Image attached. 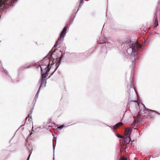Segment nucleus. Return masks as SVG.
<instances>
[{
  "mask_svg": "<svg viewBox=\"0 0 160 160\" xmlns=\"http://www.w3.org/2000/svg\"><path fill=\"white\" fill-rule=\"evenodd\" d=\"M55 59L52 58V53L50 52L41 61V66L40 65V68L43 67V70L44 69L47 70L48 69L49 71L50 67V65H52L54 63Z\"/></svg>",
  "mask_w": 160,
  "mask_h": 160,
  "instance_id": "1",
  "label": "nucleus"
},
{
  "mask_svg": "<svg viewBox=\"0 0 160 160\" xmlns=\"http://www.w3.org/2000/svg\"><path fill=\"white\" fill-rule=\"evenodd\" d=\"M134 45L131 44L130 45L129 48H128L127 50V52L129 54H131L132 56L133 55L132 57H133L134 61H133L132 64V66L133 67L135 65L136 60L138 58L137 50L134 49Z\"/></svg>",
  "mask_w": 160,
  "mask_h": 160,
  "instance_id": "2",
  "label": "nucleus"
},
{
  "mask_svg": "<svg viewBox=\"0 0 160 160\" xmlns=\"http://www.w3.org/2000/svg\"><path fill=\"white\" fill-rule=\"evenodd\" d=\"M43 67H41V72L42 74V79L41 81V84L40 86V87L39 89V90L42 86H45L46 83V80L45 78L47 77V75L48 74L49 72V70L47 69V70L45 69L43 70Z\"/></svg>",
  "mask_w": 160,
  "mask_h": 160,
  "instance_id": "3",
  "label": "nucleus"
},
{
  "mask_svg": "<svg viewBox=\"0 0 160 160\" xmlns=\"http://www.w3.org/2000/svg\"><path fill=\"white\" fill-rule=\"evenodd\" d=\"M149 110L146 108L144 105H143L142 107H141V108H140L139 112L137 116L138 118H140L139 117L140 116L145 117L148 115Z\"/></svg>",
  "mask_w": 160,
  "mask_h": 160,
  "instance_id": "4",
  "label": "nucleus"
},
{
  "mask_svg": "<svg viewBox=\"0 0 160 160\" xmlns=\"http://www.w3.org/2000/svg\"><path fill=\"white\" fill-rule=\"evenodd\" d=\"M11 6V0H0V12L3 8H6Z\"/></svg>",
  "mask_w": 160,
  "mask_h": 160,
  "instance_id": "5",
  "label": "nucleus"
},
{
  "mask_svg": "<svg viewBox=\"0 0 160 160\" xmlns=\"http://www.w3.org/2000/svg\"><path fill=\"white\" fill-rule=\"evenodd\" d=\"M66 31H67V27H65L63 28V30H62L60 35V37L58 38L57 41L56 42L55 44L54 45V47H56L58 46V42H59L60 41H62L63 40V38L64 37V36L65 34L66 33Z\"/></svg>",
  "mask_w": 160,
  "mask_h": 160,
  "instance_id": "6",
  "label": "nucleus"
},
{
  "mask_svg": "<svg viewBox=\"0 0 160 160\" xmlns=\"http://www.w3.org/2000/svg\"><path fill=\"white\" fill-rule=\"evenodd\" d=\"M132 130V129L131 128H126L124 132V135L126 136H130Z\"/></svg>",
  "mask_w": 160,
  "mask_h": 160,
  "instance_id": "7",
  "label": "nucleus"
},
{
  "mask_svg": "<svg viewBox=\"0 0 160 160\" xmlns=\"http://www.w3.org/2000/svg\"><path fill=\"white\" fill-rule=\"evenodd\" d=\"M156 113V112L155 111L149 109L148 115L151 118H152L155 115Z\"/></svg>",
  "mask_w": 160,
  "mask_h": 160,
  "instance_id": "8",
  "label": "nucleus"
},
{
  "mask_svg": "<svg viewBox=\"0 0 160 160\" xmlns=\"http://www.w3.org/2000/svg\"><path fill=\"white\" fill-rule=\"evenodd\" d=\"M132 44L135 46H134V49L137 50V51H138V49L140 48L141 47V46L137 42L135 43H132Z\"/></svg>",
  "mask_w": 160,
  "mask_h": 160,
  "instance_id": "9",
  "label": "nucleus"
},
{
  "mask_svg": "<svg viewBox=\"0 0 160 160\" xmlns=\"http://www.w3.org/2000/svg\"><path fill=\"white\" fill-rule=\"evenodd\" d=\"M62 55L59 58V59L57 60V62H56V65L57 66V67L56 68V69L55 70V71L57 69V68L59 66L60 64V62L61 60L62 59ZM57 61V60H56V61Z\"/></svg>",
  "mask_w": 160,
  "mask_h": 160,
  "instance_id": "10",
  "label": "nucleus"
},
{
  "mask_svg": "<svg viewBox=\"0 0 160 160\" xmlns=\"http://www.w3.org/2000/svg\"><path fill=\"white\" fill-rule=\"evenodd\" d=\"M126 137L124 138V141L125 143L128 144L131 141V138L130 136H126Z\"/></svg>",
  "mask_w": 160,
  "mask_h": 160,
  "instance_id": "11",
  "label": "nucleus"
},
{
  "mask_svg": "<svg viewBox=\"0 0 160 160\" xmlns=\"http://www.w3.org/2000/svg\"><path fill=\"white\" fill-rule=\"evenodd\" d=\"M123 124V123L122 122H119L113 127V128L114 129H117L120 126H122Z\"/></svg>",
  "mask_w": 160,
  "mask_h": 160,
  "instance_id": "12",
  "label": "nucleus"
},
{
  "mask_svg": "<svg viewBox=\"0 0 160 160\" xmlns=\"http://www.w3.org/2000/svg\"><path fill=\"white\" fill-rule=\"evenodd\" d=\"M30 113L28 115V116L26 118L25 120V122H27V121L28 118H29L28 119V121H31V120H32V118H31L32 116H30V114L32 113V109H31L30 111Z\"/></svg>",
  "mask_w": 160,
  "mask_h": 160,
  "instance_id": "13",
  "label": "nucleus"
},
{
  "mask_svg": "<svg viewBox=\"0 0 160 160\" xmlns=\"http://www.w3.org/2000/svg\"><path fill=\"white\" fill-rule=\"evenodd\" d=\"M155 18V21H154V27L155 28L157 27V26H158V21L157 19V17L155 16L154 17Z\"/></svg>",
  "mask_w": 160,
  "mask_h": 160,
  "instance_id": "14",
  "label": "nucleus"
},
{
  "mask_svg": "<svg viewBox=\"0 0 160 160\" xmlns=\"http://www.w3.org/2000/svg\"><path fill=\"white\" fill-rule=\"evenodd\" d=\"M27 147L28 149L29 150L31 151V150H32V147L30 144L28 143V145H27Z\"/></svg>",
  "mask_w": 160,
  "mask_h": 160,
  "instance_id": "15",
  "label": "nucleus"
},
{
  "mask_svg": "<svg viewBox=\"0 0 160 160\" xmlns=\"http://www.w3.org/2000/svg\"><path fill=\"white\" fill-rule=\"evenodd\" d=\"M83 0H81L79 4V7H80L82 5V4L83 3Z\"/></svg>",
  "mask_w": 160,
  "mask_h": 160,
  "instance_id": "16",
  "label": "nucleus"
},
{
  "mask_svg": "<svg viewBox=\"0 0 160 160\" xmlns=\"http://www.w3.org/2000/svg\"><path fill=\"white\" fill-rule=\"evenodd\" d=\"M64 127V126L63 125H62L61 126L58 127L57 128L58 129H61L63 128Z\"/></svg>",
  "mask_w": 160,
  "mask_h": 160,
  "instance_id": "17",
  "label": "nucleus"
},
{
  "mask_svg": "<svg viewBox=\"0 0 160 160\" xmlns=\"http://www.w3.org/2000/svg\"><path fill=\"white\" fill-rule=\"evenodd\" d=\"M116 135L117 136V137L119 138H124V137L123 136H122L118 134H116Z\"/></svg>",
  "mask_w": 160,
  "mask_h": 160,
  "instance_id": "18",
  "label": "nucleus"
},
{
  "mask_svg": "<svg viewBox=\"0 0 160 160\" xmlns=\"http://www.w3.org/2000/svg\"><path fill=\"white\" fill-rule=\"evenodd\" d=\"M122 160H127V158L124 157H122Z\"/></svg>",
  "mask_w": 160,
  "mask_h": 160,
  "instance_id": "19",
  "label": "nucleus"
},
{
  "mask_svg": "<svg viewBox=\"0 0 160 160\" xmlns=\"http://www.w3.org/2000/svg\"><path fill=\"white\" fill-rule=\"evenodd\" d=\"M2 72H5L7 74L8 73L7 71L3 69Z\"/></svg>",
  "mask_w": 160,
  "mask_h": 160,
  "instance_id": "20",
  "label": "nucleus"
},
{
  "mask_svg": "<svg viewBox=\"0 0 160 160\" xmlns=\"http://www.w3.org/2000/svg\"><path fill=\"white\" fill-rule=\"evenodd\" d=\"M30 154H30L29 155V156H28V158H27V160H29V158H30Z\"/></svg>",
  "mask_w": 160,
  "mask_h": 160,
  "instance_id": "21",
  "label": "nucleus"
},
{
  "mask_svg": "<svg viewBox=\"0 0 160 160\" xmlns=\"http://www.w3.org/2000/svg\"><path fill=\"white\" fill-rule=\"evenodd\" d=\"M132 101V102H137V101H136V100H135V101Z\"/></svg>",
  "mask_w": 160,
  "mask_h": 160,
  "instance_id": "22",
  "label": "nucleus"
}]
</instances>
